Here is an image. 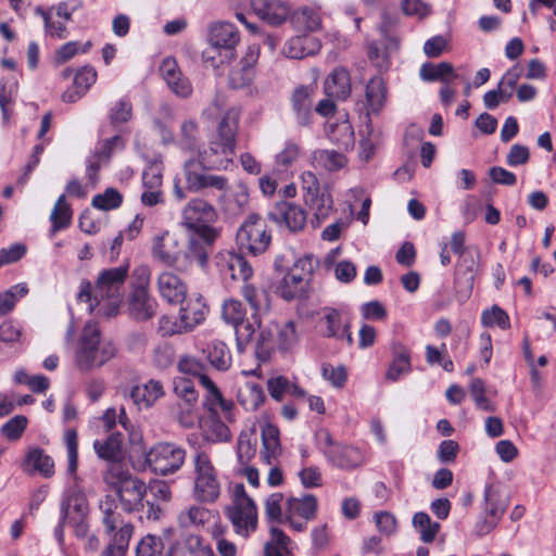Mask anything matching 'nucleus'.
I'll list each match as a JSON object with an SVG mask.
<instances>
[{
    "label": "nucleus",
    "mask_w": 556,
    "mask_h": 556,
    "mask_svg": "<svg viewBox=\"0 0 556 556\" xmlns=\"http://www.w3.org/2000/svg\"><path fill=\"white\" fill-rule=\"evenodd\" d=\"M191 465L193 498L199 503H215L220 496L222 484L211 455L203 450H197L191 457Z\"/></svg>",
    "instance_id": "nucleus-5"
},
{
    "label": "nucleus",
    "mask_w": 556,
    "mask_h": 556,
    "mask_svg": "<svg viewBox=\"0 0 556 556\" xmlns=\"http://www.w3.org/2000/svg\"><path fill=\"white\" fill-rule=\"evenodd\" d=\"M28 293L25 283H17L9 290L0 293V316H5L13 311L18 299Z\"/></svg>",
    "instance_id": "nucleus-52"
},
{
    "label": "nucleus",
    "mask_w": 556,
    "mask_h": 556,
    "mask_svg": "<svg viewBox=\"0 0 556 556\" xmlns=\"http://www.w3.org/2000/svg\"><path fill=\"white\" fill-rule=\"evenodd\" d=\"M22 469L28 475L38 472L45 478H50L54 475V463L42 448L34 447L27 452L22 464Z\"/></svg>",
    "instance_id": "nucleus-33"
},
{
    "label": "nucleus",
    "mask_w": 556,
    "mask_h": 556,
    "mask_svg": "<svg viewBox=\"0 0 556 556\" xmlns=\"http://www.w3.org/2000/svg\"><path fill=\"white\" fill-rule=\"evenodd\" d=\"M61 522L56 529L58 535L62 536V528L65 522L71 520H83L88 515V502L86 496L80 492L72 493L61 506Z\"/></svg>",
    "instance_id": "nucleus-27"
},
{
    "label": "nucleus",
    "mask_w": 556,
    "mask_h": 556,
    "mask_svg": "<svg viewBox=\"0 0 556 556\" xmlns=\"http://www.w3.org/2000/svg\"><path fill=\"white\" fill-rule=\"evenodd\" d=\"M200 382L206 390L204 407L213 415L223 413L224 419L227 422H233V403L224 399L217 386L207 376H200Z\"/></svg>",
    "instance_id": "nucleus-20"
},
{
    "label": "nucleus",
    "mask_w": 556,
    "mask_h": 556,
    "mask_svg": "<svg viewBox=\"0 0 556 556\" xmlns=\"http://www.w3.org/2000/svg\"><path fill=\"white\" fill-rule=\"evenodd\" d=\"M50 220L52 223L50 236L53 237L58 231L67 228L72 222V210L66 202L65 195L61 194L51 212Z\"/></svg>",
    "instance_id": "nucleus-45"
},
{
    "label": "nucleus",
    "mask_w": 556,
    "mask_h": 556,
    "mask_svg": "<svg viewBox=\"0 0 556 556\" xmlns=\"http://www.w3.org/2000/svg\"><path fill=\"white\" fill-rule=\"evenodd\" d=\"M320 49L317 37H288L282 53L289 59H304L314 55Z\"/></svg>",
    "instance_id": "nucleus-35"
},
{
    "label": "nucleus",
    "mask_w": 556,
    "mask_h": 556,
    "mask_svg": "<svg viewBox=\"0 0 556 556\" xmlns=\"http://www.w3.org/2000/svg\"><path fill=\"white\" fill-rule=\"evenodd\" d=\"M327 328L326 337L343 339L345 331L351 328L349 318H345L338 309L326 307L321 318Z\"/></svg>",
    "instance_id": "nucleus-40"
},
{
    "label": "nucleus",
    "mask_w": 556,
    "mask_h": 556,
    "mask_svg": "<svg viewBox=\"0 0 556 556\" xmlns=\"http://www.w3.org/2000/svg\"><path fill=\"white\" fill-rule=\"evenodd\" d=\"M240 112L231 108L217 124L216 132L208 140V149L199 151V163L206 169H226L236 152Z\"/></svg>",
    "instance_id": "nucleus-2"
},
{
    "label": "nucleus",
    "mask_w": 556,
    "mask_h": 556,
    "mask_svg": "<svg viewBox=\"0 0 556 556\" xmlns=\"http://www.w3.org/2000/svg\"><path fill=\"white\" fill-rule=\"evenodd\" d=\"M163 544L160 538L148 534L141 539L136 547V556H156L161 553Z\"/></svg>",
    "instance_id": "nucleus-64"
},
{
    "label": "nucleus",
    "mask_w": 556,
    "mask_h": 556,
    "mask_svg": "<svg viewBox=\"0 0 556 556\" xmlns=\"http://www.w3.org/2000/svg\"><path fill=\"white\" fill-rule=\"evenodd\" d=\"M116 355V346L111 341H102L100 329L87 324L77 342L75 363L83 372L100 368Z\"/></svg>",
    "instance_id": "nucleus-3"
},
{
    "label": "nucleus",
    "mask_w": 556,
    "mask_h": 556,
    "mask_svg": "<svg viewBox=\"0 0 556 556\" xmlns=\"http://www.w3.org/2000/svg\"><path fill=\"white\" fill-rule=\"evenodd\" d=\"M64 442L67 448V470L70 473H75L78 466V435L77 431L68 428L64 433Z\"/></svg>",
    "instance_id": "nucleus-58"
},
{
    "label": "nucleus",
    "mask_w": 556,
    "mask_h": 556,
    "mask_svg": "<svg viewBox=\"0 0 556 556\" xmlns=\"http://www.w3.org/2000/svg\"><path fill=\"white\" fill-rule=\"evenodd\" d=\"M316 85L298 86L291 94V108L296 123L306 127L311 124L313 117V99L316 92Z\"/></svg>",
    "instance_id": "nucleus-19"
},
{
    "label": "nucleus",
    "mask_w": 556,
    "mask_h": 556,
    "mask_svg": "<svg viewBox=\"0 0 556 556\" xmlns=\"http://www.w3.org/2000/svg\"><path fill=\"white\" fill-rule=\"evenodd\" d=\"M91 47V41L80 43L79 41H70L63 45L55 52V62L65 63L78 53H86Z\"/></svg>",
    "instance_id": "nucleus-62"
},
{
    "label": "nucleus",
    "mask_w": 556,
    "mask_h": 556,
    "mask_svg": "<svg viewBox=\"0 0 556 556\" xmlns=\"http://www.w3.org/2000/svg\"><path fill=\"white\" fill-rule=\"evenodd\" d=\"M225 515L230 520L235 532L243 538H248L257 529V507L242 483H236L232 486L231 504L225 508Z\"/></svg>",
    "instance_id": "nucleus-7"
},
{
    "label": "nucleus",
    "mask_w": 556,
    "mask_h": 556,
    "mask_svg": "<svg viewBox=\"0 0 556 556\" xmlns=\"http://www.w3.org/2000/svg\"><path fill=\"white\" fill-rule=\"evenodd\" d=\"M128 309L136 320L146 321L155 316L157 302L149 290L134 289L129 295Z\"/></svg>",
    "instance_id": "nucleus-24"
},
{
    "label": "nucleus",
    "mask_w": 556,
    "mask_h": 556,
    "mask_svg": "<svg viewBox=\"0 0 556 556\" xmlns=\"http://www.w3.org/2000/svg\"><path fill=\"white\" fill-rule=\"evenodd\" d=\"M283 500V494L276 492L264 502L265 517L273 523L269 529L270 540L265 544V556H292L290 538L276 526L287 523V501Z\"/></svg>",
    "instance_id": "nucleus-6"
},
{
    "label": "nucleus",
    "mask_w": 556,
    "mask_h": 556,
    "mask_svg": "<svg viewBox=\"0 0 556 556\" xmlns=\"http://www.w3.org/2000/svg\"><path fill=\"white\" fill-rule=\"evenodd\" d=\"M480 268V253L479 251H471L458 256L455 268L454 280L456 286H463L466 295H469L473 288L476 275Z\"/></svg>",
    "instance_id": "nucleus-21"
},
{
    "label": "nucleus",
    "mask_w": 556,
    "mask_h": 556,
    "mask_svg": "<svg viewBox=\"0 0 556 556\" xmlns=\"http://www.w3.org/2000/svg\"><path fill=\"white\" fill-rule=\"evenodd\" d=\"M254 78V68L240 62V67L229 72L228 81L232 89H241L249 86Z\"/></svg>",
    "instance_id": "nucleus-57"
},
{
    "label": "nucleus",
    "mask_w": 556,
    "mask_h": 556,
    "mask_svg": "<svg viewBox=\"0 0 556 556\" xmlns=\"http://www.w3.org/2000/svg\"><path fill=\"white\" fill-rule=\"evenodd\" d=\"M396 48L397 41L394 37H381L368 43L367 55L375 67L387 71L390 66V53Z\"/></svg>",
    "instance_id": "nucleus-29"
},
{
    "label": "nucleus",
    "mask_w": 556,
    "mask_h": 556,
    "mask_svg": "<svg viewBox=\"0 0 556 556\" xmlns=\"http://www.w3.org/2000/svg\"><path fill=\"white\" fill-rule=\"evenodd\" d=\"M156 283L160 295L168 303L178 304L186 299L187 286L176 274L163 271Z\"/></svg>",
    "instance_id": "nucleus-26"
},
{
    "label": "nucleus",
    "mask_w": 556,
    "mask_h": 556,
    "mask_svg": "<svg viewBox=\"0 0 556 556\" xmlns=\"http://www.w3.org/2000/svg\"><path fill=\"white\" fill-rule=\"evenodd\" d=\"M123 203L122 193L115 188H106L103 193L96 194L91 204L101 211H111L118 208Z\"/></svg>",
    "instance_id": "nucleus-53"
},
{
    "label": "nucleus",
    "mask_w": 556,
    "mask_h": 556,
    "mask_svg": "<svg viewBox=\"0 0 556 556\" xmlns=\"http://www.w3.org/2000/svg\"><path fill=\"white\" fill-rule=\"evenodd\" d=\"M262 441H263V450L261 452V457L268 464H271L273 459H276L277 456L281 453V445L279 441V429L270 424H267L262 429Z\"/></svg>",
    "instance_id": "nucleus-42"
},
{
    "label": "nucleus",
    "mask_w": 556,
    "mask_h": 556,
    "mask_svg": "<svg viewBox=\"0 0 556 556\" xmlns=\"http://www.w3.org/2000/svg\"><path fill=\"white\" fill-rule=\"evenodd\" d=\"M186 460V450L172 442L153 445L146 454L149 468L163 477L177 472Z\"/></svg>",
    "instance_id": "nucleus-10"
},
{
    "label": "nucleus",
    "mask_w": 556,
    "mask_h": 556,
    "mask_svg": "<svg viewBox=\"0 0 556 556\" xmlns=\"http://www.w3.org/2000/svg\"><path fill=\"white\" fill-rule=\"evenodd\" d=\"M325 93L329 98L345 100L350 97L352 86L350 73L344 67L334 68L326 78Z\"/></svg>",
    "instance_id": "nucleus-31"
},
{
    "label": "nucleus",
    "mask_w": 556,
    "mask_h": 556,
    "mask_svg": "<svg viewBox=\"0 0 556 556\" xmlns=\"http://www.w3.org/2000/svg\"><path fill=\"white\" fill-rule=\"evenodd\" d=\"M237 399L245 410L254 412L263 404L265 394L260 384L247 382L238 390Z\"/></svg>",
    "instance_id": "nucleus-44"
},
{
    "label": "nucleus",
    "mask_w": 556,
    "mask_h": 556,
    "mask_svg": "<svg viewBox=\"0 0 556 556\" xmlns=\"http://www.w3.org/2000/svg\"><path fill=\"white\" fill-rule=\"evenodd\" d=\"M220 271L229 275L231 279L247 281L253 274V269L248 261L238 253L228 252L223 255L218 262Z\"/></svg>",
    "instance_id": "nucleus-34"
},
{
    "label": "nucleus",
    "mask_w": 556,
    "mask_h": 556,
    "mask_svg": "<svg viewBox=\"0 0 556 556\" xmlns=\"http://www.w3.org/2000/svg\"><path fill=\"white\" fill-rule=\"evenodd\" d=\"M179 304L181 305L179 309V323L176 327L165 329L164 324L168 323L169 318L167 316L160 318V331L163 336L191 331L205 319L207 307L200 294H193L189 298L186 296L184 302Z\"/></svg>",
    "instance_id": "nucleus-11"
},
{
    "label": "nucleus",
    "mask_w": 556,
    "mask_h": 556,
    "mask_svg": "<svg viewBox=\"0 0 556 556\" xmlns=\"http://www.w3.org/2000/svg\"><path fill=\"white\" fill-rule=\"evenodd\" d=\"M101 422L102 427L108 432L113 431L117 424H119L125 430H128V426L130 424L123 406L119 407L118 412L113 407L104 410L103 415L101 416Z\"/></svg>",
    "instance_id": "nucleus-56"
},
{
    "label": "nucleus",
    "mask_w": 556,
    "mask_h": 556,
    "mask_svg": "<svg viewBox=\"0 0 556 556\" xmlns=\"http://www.w3.org/2000/svg\"><path fill=\"white\" fill-rule=\"evenodd\" d=\"M116 503L113 496L106 495L99 505L103 514L102 522L105 533L112 534V540L103 549L100 556H126L134 527L131 523L123 525L115 533L117 525L122 522L119 514L116 513Z\"/></svg>",
    "instance_id": "nucleus-8"
},
{
    "label": "nucleus",
    "mask_w": 556,
    "mask_h": 556,
    "mask_svg": "<svg viewBox=\"0 0 556 556\" xmlns=\"http://www.w3.org/2000/svg\"><path fill=\"white\" fill-rule=\"evenodd\" d=\"M237 242L241 249L256 256L264 253L270 244L271 236L266 224L256 215H250L237 231Z\"/></svg>",
    "instance_id": "nucleus-12"
},
{
    "label": "nucleus",
    "mask_w": 556,
    "mask_h": 556,
    "mask_svg": "<svg viewBox=\"0 0 556 556\" xmlns=\"http://www.w3.org/2000/svg\"><path fill=\"white\" fill-rule=\"evenodd\" d=\"M249 189L243 181H238L231 187L228 186L226 191L218 197L220 207L230 216L242 214L249 204Z\"/></svg>",
    "instance_id": "nucleus-22"
},
{
    "label": "nucleus",
    "mask_w": 556,
    "mask_h": 556,
    "mask_svg": "<svg viewBox=\"0 0 556 556\" xmlns=\"http://www.w3.org/2000/svg\"><path fill=\"white\" fill-rule=\"evenodd\" d=\"M305 202L314 212L311 220L314 227H319L333 208L332 197L327 189L313 197H307Z\"/></svg>",
    "instance_id": "nucleus-39"
},
{
    "label": "nucleus",
    "mask_w": 556,
    "mask_h": 556,
    "mask_svg": "<svg viewBox=\"0 0 556 556\" xmlns=\"http://www.w3.org/2000/svg\"><path fill=\"white\" fill-rule=\"evenodd\" d=\"M245 315L247 309L241 301L229 299L224 302L222 318L235 327L239 349L250 343L255 331L253 325L245 319Z\"/></svg>",
    "instance_id": "nucleus-13"
},
{
    "label": "nucleus",
    "mask_w": 556,
    "mask_h": 556,
    "mask_svg": "<svg viewBox=\"0 0 556 556\" xmlns=\"http://www.w3.org/2000/svg\"><path fill=\"white\" fill-rule=\"evenodd\" d=\"M165 395L163 383L160 380L150 379L141 386H134L130 390V399L141 408H149Z\"/></svg>",
    "instance_id": "nucleus-28"
},
{
    "label": "nucleus",
    "mask_w": 556,
    "mask_h": 556,
    "mask_svg": "<svg viewBox=\"0 0 556 556\" xmlns=\"http://www.w3.org/2000/svg\"><path fill=\"white\" fill-rule=\"evenodd\" d=\"M481 321L485 327L497 326L501 329H508L510 326L508 315L497 305H493L491 309L483 311Z\"/></svg>",
    "instance_id": "nucleus-59"
},
{
    "label": "nucleus",
    "mask_w": 556,
    "mask_h": 556,
    "mask_svg": "<svg viewBox=\"0 0 556 556\" xmlns=\"http://www.w3.org/2000/svg\"><path fill=\"white\" fill-rule=\"evenodd\" d=\"M103 480L115 491L124 511L132 513L143 508L147 485L128 469L119 464L109 465Z\"/></svg>",
    "instance_id": "nucleus-4"
},
{
    "label": "nucleus",
    "mask_w": 556,
    "mask_h": 556,
    "mask_svg": "<svg viewBox=\"0 0 556 556\" xmlns=\"http://www.w3.org/2000/svg\"><path fill=\"white\" fill-rule=\"evenodd\" d=\"M391 351L393 358L387 370L386 378L391 381H396L403 374H408L412 370L410 351L399 341L392 342Z\"/></svg>",
    "instance_id": "nucleus-37"
},
{
    "label": "nucleus",
    "mask_w": 556,
    "mask_h": 556,
    "mask_svg": "<svg viewBox=\"0 0 556 556\" xmlns=\"http://www.w3.org/2000/svg\"><path fill=\"white\" fill-rule=\"evenodd\" d=\"M255 15L271 26L285 23L290 14L289 7L280 0H251Z\"/></svg>",
    "instance_id": "nucleus-23"
},
{
    "label": "nucleus",
    "mask_w": 556,
    "mask_h": 556,
    "mask_svg": "<svg viewBox=\"0 0 556 556\" xmlns=\"http://www.w3.org/2000/svg\"><path fill=\"white\" fill-rule=\"evenodd\" d=\"M277 348L281 351H288L298 342L295 324L289 320L282 325L276 324Z\"/></svg>",
    "instance_id": "nucleus-55"
},
{
    "label": "nucleus",
    "mask_w": 556,
    "mask_h": 556,
    "mask_svg": "<svg viewBox=\"0 0 556 556\" xmlns=\"http://www.w3.org/2000/svg\"><path fill=\"white\" fill-rule=\"evenodd\" d=\"M277 285L278 294L287 301L301 299L306 295L308 285L303 277L296 276L292 270L281 275Z\"/></svg>",
    "instance_id": "nucleus-38"
},
{
    "label": "nucleus",
    "mask_w": 556,
    "mask_h": 556,
    "mask_svg": "<svg viewBox=\"0 0 556 556\" xmlns=\"http://www.w3.org/2000/svg\"><path fill=\"white\" fill-rule=\"evenodd\" d=\"M185 264L176 267L179 269H186L187 265L198 264L200 267H205L208 258V249L197 239H190L186 251L184 252Z\"/></svg>",
    "instance_id": "nucleus-47"
},
{
    "label": "nucleus",
    "mask_w": 556,
    "mask_h": 556,
    "mask_svg": "<svg viewBox=\"0 0 556 556\" xmlns=\"http://www.w3.org/2000/svg\"><path fill=\"white\" fill-rule=\"evenodd\" d=\"M179 144L182 150L189 152L199 151V126L194 121H186L181 125Z\"/></svg>",
    "instance_id": "nucleus-51"
},
{
    "label": "nucleus",
    "mask_w": 556,
    "mask_h": 556,
    "mask_svg": "<svg viewBox=\"0 0 556 556\" xmlns=\"http://www.w3.org/2000/svg\"><path fill=\"white\" fill-rule=\"evenodd\" d=\"M239 37H208V45L202 51V59L214 68L232 61Z\"/></svg>",
    "instance_id": "nucleus-17"
},
{
    "label": "nucleus",
    "mask_w": 556,
    "mask_h": 556,
    "mask_svg": "<svg viewBox=\"0 0 556 556\" xmlns=\"http://www.w3.org/2000/svg\"><path fill=\"white\" fill-rule=\"evenodd\" d=\"M319 262L312 254L304 255L296 260L291 270L300 277H303L305 283H309L314 270L318 267Z\"/></svg>",
    "instance_id": "nucleus-63"
},
{
    "label": "nucleus",
    "mask_w": 556,
    "mask_h": 556,
    "mask_svg": "<svg viewBox=\"0 0 556 556\" xmlns=\"http://www.w3.org/2000/svg\"><path fill=\"white\" fill-rule=\"evenodd\" d=\"M346 159L344 154L334 150H316L313 153L314 166L328 172L339 170L344 167Z\"/></svg>",
    "instance_id": "nucleus-46"
},
{
    "label": "nucleus",
    "mask_w": 556,
    "mask_h": 556,
    "mask_svg": "<svg viewBox=\"0 0 556 556\" xmlns=\"http://www.w3.org/2000/svg\"><path fill=\"white\" fill-rule=\"evenodd\" d=\"M207 361L217 370H227L231 365V355L224 342L215 341L207 345Z\"/></svg>",
    "instance_id": "nucleus-48"
},
{
    "label": "nucleus",
    "mask_w": 556,
    "mask_h": 556,
    "mask_svg": "<svg viewBox=\"0 0 556 556\" xmlns=\"http://www.w3.org/2000/svg\"><path fill=\"white\" fill-rule=\"evenodd\" d=\"M317 498L313 494L287 498V523L296 532L306 529L307 522L316 517Z\"/></svg>",
    "instance_id": "nucleus-15"
},
{
    "label": "nucleus",
    "mask_w": 556,
    "mask_h": 556,
    "mask_svg": "<svg viewBox=\"0 0 556 556\" xmlns=\"http://www.w3.org/2000/svg\"><path fill=\"white\" fill-rule=\"evenodd\" d=\"M127 275V266L104 269L99 274L94 286L89 280L80 282L77 300L89 303L90 312L100 307L102 301L106 300L104 314L108 316L114 315L122 301L123 287Z\"/></svg>",
    "instance_id": "nucleus-1"
},
{
    "label": "nucleus",
    "mask_w": 556,
    "mask_h": 556,
    "mask_svg": "<svg viewBox=\"0 0 556 556\" xmlns=\"http://www.w3.org/2000/svg\"><path fill=\"white\" fill-rule=\"evenodd\" d=\"M81 8L80 0H67L64 2L59 3L55 8H52L51 11H43L40 8L37 9V12L41 15L46 28L48 31H64L65 27L61 21H58L56 23L52 21L53 14L52 12H55V16L68 21L74 12L79 10Z\"/></svg>",
    "instance_id": "nucleus-32"
},
{
    "label": "nucleus",
    "mask_w": 556,
    "mask_h": 556,
    "mask_svg": "<svg viewBox=\"0 0 556 556\" xmlns=\"http://www.w3.org/2000/svg\"><path fill=\"white\" fill-rule=\"evenodd\" d=\"M387 84L380 76H375L368 80L365 88V103L368 114H378L383 109L387 101Z\"/></svg>",
    "instance_id": "nucleus-36"
},
{
    "label": "nucleus",
    "mask_w": 556,
    "mask_h": 556,
    "mask_svg": "<svg viewBox=\"0 0 556 556\" xmlns=\"http://www.w3.org/2000/svg\"><path fill=\"white\" fill-rule=\"evenodd\" d=\"M315 439L318 450L334 467L343 470H352L364 463V456L361 450L334 441L327 429L317 430L315 432Z\"/></svg>",
    "instance_id": "nucleus-9"
},
{
    "label": "nucleus",
    "mask_w": 556,
    "mask_h": 556,
    "mask_svg": "<svg viewBox=\"0 0 556 556\" xmlns=\"http://www.w3.org/2000/svg\"><path fill=\"white\" fill-rule=\"evenodd\" d=\"M291 23L298 31L315 33L321 28V20L314 9L304 7L291 15Z\"/></svg>",
    "instance_id": "nucleus-41"
},
{
    "label": "nucleus",
    "mask_w": 556,
    "mask_h": 556,
    "mask_svg": "<svg viewBox=\"0 0 556 556\" xmlns=\"http://www.w3.org/2000/svg\"><path fill=\"white\" fill-rule=\"evenodd\" d=\"M93 450L100 459L109 462L110 465L118 464L123 457V434L115 431L104 439L96 440Z\"/></svg>",
    "instance_id": "nucleus-30"
},
{
    "label": "nucleus",
    "mask_w": 556,
    "mask_h": 556,
    "mask_svg": "<svg viewBox=\"0 0 556 556\" xmlns=\"http://www.w3.org/2000/svg\"><path fill=\"white\" fill-rule=\"evenodd\" d=\"M198 166L204 169L200 165L199 159L188 160L184 165L187 190L191 192H200L204 189L211 188L220 191V193L226 191L227 187L229 186V180L227 177L199 172L197 170Z\"/></svg>",
    "instance_id": "nucleus-14"
},
{
    "label": "nucleus",
    "mask_w": 556,
    "mask_h": 556,
    "mask_svg": "<svg viewBox=\"0 0 556 556\" xmlns=\"http://www.w3.org/2000/svg\"><path fill=\"white\" fill-rule=\"evenodd\" d=\"M328 138L340 150H349L353 148L355 142L354 130L349 121L337 124H330L327 130Z\"/></svg>",
    "instance_id": "nucleus-43"
},
{
    "label": "nucleus",
    "mask_w": 556,
    "mask_h": 556,
    "mask_svg": "<svg viewBox=\"0 0 556 556\" xmlns=\"http://www.w3.org/2000/svg\"><path fill=\"white\" fill-rule=\"evenodd\" d=\"M182 225L186 228L213 224L218 214L214 205L203 198H193L187 202L181 212Z\"/></svg>",
    "instance_id": "nucleus-18"
},
{
    "label": "nucleus",
    "mask_w": 556,
    "mask_h": 556,
    "mask_svg": "<svg viewBox=\"0 0 556 556\" xmlns=\"http://www.w3.org/2000/svg\"><path fill=\"white\" fill-rule=\"evenodd\" d=\"M223 419V413H217V415L211 414L208 421V432L217 442H228L231 439V432Z\"/></svg>",
    "instance_id": "nucleus-60"
},
{
    "label": "nucleus",
    "mask_w": 556,
    "mask_h": 556,
    "mask_svg": "<svg viewBox=\"0 0 556 556\" xmlns=\"http://www.w3.org/2000/svg\"><path fill=\"white\" fill-rule=\"evenodd\" d=\"M268 218L290 232L303 230L307 220L305 211L300 205L288 201L278 202L268 212Z\"/></svg>",
    "instance_id": "nucleus-16"
},
{
    "label": "nucleus",
    "mask_w": 556,
    "mask_h": 556,
    "mask_svg": "<svg viewBox=\"0 0 556 556\" xmlns=\"http://www.w3.org/2000/svg\"><path fill=\"white\" fill-rule=\"evenodd\" d=\"M419 74L421 79L425 81L441 80L446 83L447 75H451L453 78L456 77V74H454V68L448 62H441L437 65L432 63H425L420 67Z\"/></svg>",
    "instance_id": "nucleus-50"
},
{
    "label": "nucleus",
    "mask_w": 556,
    "mask_h": 556,
    "mask_svg": "<svg viewBox=\"0 0 556 556\" xmlns=\"http://www.w3.org/2000/svg\"><path fill=\"white\" fill-rule=\"evenodd\" d=\"M275 348H277L276 323H273L261 329L256 340V355L265 358Z\"/></svg>",
    "instance_id": "nucleus-54"
},
{
    "label": "nucleus",
    "mask_w": 556,
    "mask_h": 556,
    "mask_svg": "<svg viewBox=\"0 0 556 556\" xmlns=\"http://www.w3.org/2000/svg\"><path fill=\"white\" fill-rule=\"evenodd\" d=\"M484 510L486 513L484 532L493 529L508 507V498L497 489L488 485L484 490Z\"/></svg>",
    "instance_id": "nucleus-25"
},
{
    "label": "nucleus",
    "mask_w": 556,
    "mask_h": 556,
    "mask_svg": "<svg viewBox=\"0 0 556 556\" xmlns=\"http://www.w3.org/2000/svg\"><path fill=\"white\" fill-rule=\"evenodd\" d=\"M413 526L419 531L424 543H431L440 530V523L431 521L430 516L424 511L414 515Z\"/></svg>",
    "instance_id": "nucleus-49"
},
{
    "label": "nucleus",
    "mask_w": 556,
    "mask_h": 556,
    "mask_svg": "<svg viewBox=\"0 0 556 556\" xmlns=\"http://www.w3.org/2000/svg\"><path fill=\"white\" fill-rule=\"evenodd\" d=\"M132 116V105L128 98L124 97L116 101L110 111L112 125L127 123Z\"/></svg>",
    "instance_id": "nucleus-61"
}]
</instances>
